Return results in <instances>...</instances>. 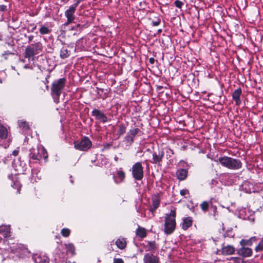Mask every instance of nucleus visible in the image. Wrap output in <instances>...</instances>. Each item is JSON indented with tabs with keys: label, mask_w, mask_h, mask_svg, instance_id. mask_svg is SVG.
<instances>
[{
	"label": "nucleus",
	"mask_w": 263,
	"mask_h": 263,
	"mask_svg": "<svg viewBox=\"0 0 263 263\" xmlns=\"http://www.w3.org/2000/svg\"><path fill=\"white\" fill-rule=\"evenodd\" d=\"M215 161L219 162L222 166L230 170H238L242 167V163L240 160L228 156L220 157Z\"/></svg>",
	"instance_id": "1"
},
{
	"label": "nucleus",
	"mask_w": 263,
	"mask_h": 263,
	"mask_svg": "<svg viewBox=\"0 0 263 263\" xmlns=\"http://www.w3.org/2000/svg\"><path fill=\"white\" fill-rule=\"evenodd\" d=\"M176 210L172 209L169 214H166L165 217L164 232L166 234H172L176 228Z\"/></svg>",
	"instance_id": "2"
},
{
	"label": "nucleus",
	"mask_w": 263,
	"mask_h": 263,
	"mask_svg": "<svg viewBox=\"0 0 263 263\" xmlns=\"http://www.w3.org/2000/svg\"><path fill=\"white\" fill-rule=\"evenodd\" d=\"M66 82V79L64 78L53 81L51 85V95L54 99H59L65 87Z\"/></svg>",
	"instance_id": "3"
},
{
	"label": "nucleus",
	"mask_w": 263,
	"mask_h": 263,
	"mask_svg": "<svg viewBox=\"0 0 263 263\" xmlns=\"http://www.w3.org/2000/svg\"><path fill=\"white\" fill-rule=\"evenodd\" d=\"M42 50L43 45L41 42H38L34 44H32L26 48L24 57L26 58L30 59L34 55L40 53Z\"/></svg>",
	"instance_id": "4"
},
{
	"label": "nucleus",
	"mask_w": 263,
	"mask_h": 263,
	"mask_svg": "<svg viewBox=\"0 0 263 263\" xmlns=\"http://www.w3.org/2000/svg\"><path fill=\"white\" fill-rule=\"evenodd\" d=\"M73 144L76 149L81 151H87L92 146L91 141L87 137H83L81 140L74 141Z\"/></svg>",
	"instance_id": "5"
},
{
	"label": "nucleus",
	"mask_w": 263,
	"mask_h": 263,
	"mask_svg": "<svg viewBox=\"0 0 263 263\" xmlns=\"http://www.w3.org/2000/svg\"><path fill=\"white\" fill-rule=\"evenodd\" d=\"M132 176L136 180H141L144 176L143 167L142 163H135L132 167Z\"/></svg>",
	"instance_id": "6"
},
{
	"label": "nucleus",
	"mask_w": 263,
	"mask_h": 263,
	"mask_svg": "<svg viewBox=\"0 0 263 263\" xmlns=\"http://www.w3.org/2000/svg\"><path fill=\"white\" fill-rule=\"evenodd\" d=\"M140 132V129L139 128H134L130 129L127 132V135L124 138V142L126 143V145H131L134 141L135 137Z\"/></svg>",
	"instance_id": "7"
},
{
	"label": "nucleus",
	"mask_w": 263,
	"mask_h": 263,
	"mask_svg": "<svg viewBox=\"0 0 263 263\" xmlns=\"http://www.w3.org/2000/svg\"><path fill=\"white\" fill-rule=\"evenodd\" d=\"M12 253L16 254L20 257H24L30 254V251L23 245L19 244L16 246V248L11 250Z\"/></svg>",
	"instance_id": "8"
},
{
	"label": "nucleus",
	"mask_w": 263,
	"mask_h": 263,
	"mask_svg": "<svg viewBox=\"0 0 263 263\" xmlns=\"http://www.w3.org/2000/svg\"><path fill=\"white\" fill-rule=\"evenodd\" d=\"M164 155V152L162 149H158V151H154L153 153V159L151 161L153 164H159L162 161Z\"/></svg>",
	"instance_id": "9"
},
{
	"label": "nucleus",
	"mask_w": 263,
	"mask_h": 263,
	"mask_svg": "<svg viewBox=\"0 0 263 263\" xmlns=\"http://www.w3.org/2000/svg\"><path fill=\"white\" fill-rule=\"evenodd\" d=\"M32 259L35 263H48L49 258L42 253H36L32 256Z\"/></svg>",
	"instance_id": "10"
},
{
	"label": "nucleus",
	"mask_w": 263,
	"mask_h": 263,
	"mask_svg": "<svg viewBox=\"0 0 263 263\" xmlns=\"http://www.w3.org/2000/svg\"><path fill=\"white\" fill-rule=\"evenodd\" d=\"M237 254L243 257H249L252 255L253 251L250 248L241 247L237 250Z\"/></svg>",
	"instance_id": "11"
},
{
	"label": "nucleus",
	"mask_w": 263,
	"mask_h": 263,
	"mask_svg": "<svg viewBox=\"0 0 263 263\" xmlns=\"http://www.w3.org/2000/svg\"><path fill=\"white\" fill-rule=\"evenodd\" d=\"M92 116L95 117L96 119L101 120L103 123L107 122V118L105 114L101 110L95 109L92 111Z\"/></svg>",
	"instance_id": "12"
},
{
	"label": "nucleus",
	"mask_w": 263,
	"mask_h": 263,
	"mask_svg": "<svg viewBox=\"0 0 263 263\" xmlns=\"http://www.w3.org/2000/svg\"><path fill=\"white\" fill-rule=\"evenodd\" d=\"M218 251L223 255H231L234 254L235 248L231 245H223L221 250Z\"/></svg>",
	"instance_id": "13"
},
{
	"label": "nucleus",
	"mask_w": 263,
	"mask_h": 263,
	"mask_svg": "<svg viewBox=\"0 0 263 263\" xmlns=\"http://www.w3.org/2000/svg\"><path fill=\"white\" fill-rule=\"evenodd\" d=\"M10 236V228L9 226L0 227V239L3 238H6Z\"/></svg>",
	"instance_id": "14"
},
{
	"label": "nucleus",
	"mask_w": 263,
	"mask_h": 263,
	"mask_svg": "<svg viewBox=\"0 0 263 263\" xmlns=\"http://www.w3.org/2000/svg\"><path fill=\"white\" fill-rule=\"evenodd\" d=\"M76 7L72 5L69 7V8L65 11V16L68 20H74L75 18L74 13L76 11Z\"/></svg>",
	"instance_id": "15"
},
{
	"label": "nucleus",
	"mask_w": 263,
	"mask_h": 263,
	"mask_svg": "<svg viewBox=\"0 0 263 263\" xmlns=\"http://www.w3.org/2000/svg\"><path fill=\"white\" fill-rule=\"evenodd\" d=\"M160 199L158 196L155 195L152 198V205L149 209V211L153 214L154 212L159 206Z\"/></svg>",
	"instance_id": "16"
},
{
	"label": "nucleus",
	"mask_w": 263,
	"mask_h": 263,
	"mask_svg": "<svg viewBox=\"0 0 263 263\" xmlns=\"http://www.w3.org/2000/svg\"><path fill=\"white\" fill-rule=\"evenodd\" d=\"M241 89L239 87L237 89L235 90L232 94L233 99L235 101V104L237 105H239L241 103V101L240 99V97L241 95Z\"/></svg>",
	"instance_id": "17"
},
{
	"label": "nucleus",
	"mask_w": 263,
	"mask_h": 263,
	"mask_svg": "<svg viewBox=\"0 0 263 263\" xmlns=\"http://www.w3.org/2000/svg\"><path fill=\"white\" fill-rule=\"evenodd\" d=\"M257 238L255 236H253L248 239H242L239 243L241 247L251 246L253 242H256Z\"/></svg>",
	"instance_id": "18"
},
{
	"label": "nucleus",
	"mask_w": 263,
	"mask_h": 263,
	"mask_svg": "<svg viewBox=\"0 0 263 263\" xmlns=\"http://www.w3.org/2000/svg\"><path fill=\"white\" fill-rule=\"evenodd\" d=\"M145 263H158V258L152 254L147 253L144 257Z\"/></svg>",
	"instance_id": "19"
},
{
	"label": "nucleus",
	"mask_w": 263,
	"mask_h": 263,
	"mask_svg": "<svg viewBox=\"0 0 263 263\" xmlns=\"http://www.w3.org/2000/svg\"><path fill=\"white\" fill-rule=\"evenodd\" d=\"M193 223V219L191 217H187L183 219L182 228L184 230H186L189 229Z\"/></svg>",
	"instance_id": "20"
},
{
	"label": "nucleus",
	"mask_w": 263,
	"mask_h": 263,
	"mask_svg": "<svg viewBox=\"0 0 263 263\" xmlns=\"http://www.w3.org/2000/svg\"><path fill=\"white\" fill-rule=\"evenodd\" d=\"M177 178L180 180H184L187 176V171L186 169L181 168L176 172Z\"/></svg>",
	"instance_id": "21"
},
{
	"label": "nucleus",
	"mask_w": 263,
	"mask_h": 263,
	"mask_svg": "<svg viewBox=\"0 0 263 263\" xmlns=\"http://www.w3.org/2000/svg\"><path fill=\"white\" fill-rule=\"evenodd\" d=\"M29 156L33 160H39L42 158V155L40 152H39L38 149H37L36 151L35 149H33L30 152Z\"/></svg>",
	"instance_id": "22"
},
{
	"label": "nucleus",
	"mask_w": 263,
	"mask_h": 263,
	"mask_svg": "<svg viewBox=\"0 0 263 263\" xmlns=\"http://www.w3.org/2000/svg\"><path fill=\"white\" fill-rule=\"evenodd\" d=\"M116 245L120 249H124L126 246V241L123 238H119L116 241Z\"/></svg>",
	"instance_id": "23"
},
{
	"label": "nucleus",
	"mask_w": 263,
	"mask_h": 263,
	"mask_svg": "<svg viewBox=\"0 0 263 263\" xmlns=\"http://www.w3.org/2000/svg\"><path fill=\"white\" fill-rule=\"evenodd\" d=\"M136 235L140 238H143L146 236V231L145 229L139 227L136 231Z\"/></svg>",
	"instance_id": "24"
},
{
	"label": "nucleus",
	"mask_w": 263,
	"mask_h": 263,
	"mask_svg": "<svg viewBox=\"0 0 263 263\" xmlns=\"http://www.w3.org/2000/svg\"><path fill=\"white\" fill-rule=\"evenodd\" d=\"M8 136V131L7 128L0 123V138L1 139H6Z\"/></svg>",
	"instance_id": "25"
},
{
	"label": "nucleus",
	"mask_w": 263,
	"mask_h": 263,
	"mask_svg": "<svg viewBox=\"0 0 263 263\" xmlns=\"http://www.w3.org/2000/svg\"><path fill=\"white\" fill-rule=\"evenodd\" d=\"M18 125L19 127L23 130H27L29 128L28 123L23 120H18Z\"/></svg>",
	"instance_id": "26"
},
{
	"label": "nucleus",
	"mask_w": 263,
	"mask_h": 263,
	"mask_svg": "<svg viewBox=\"0 0 263 263\" xmlns=\"http://www.w3.org/2000/svg\"><path fill=\"white\" fill-rule=\"evenodd\" d=\"M70 55V51L66 48L63 47L60 51V58L64 59L68 58Z\"/></svg>",
	"instance_id": "27"
},
{
	"label": "nucleus",
	"mask_w": 263,
	"mask_h": 263,
	"mask_svg": "<svg viewBox=\"0 0 263 263\" xmlns=\"http://www.w3.org/2000/svg\"><path fill=\"white\" fill-rule=\"evenodd\" d=\"M65 246L67 252L70 253L71 255H74L75 254V247L73 244L71 243L65 244Z\"/></svg>",
	"instance_id": "28"
},
{
	"label": "nucleus",
	"mask_w": 263,
	"mask_h": 263,
	"mask_svg": "<svg viewBox=\"0 0 263 263\" xmlns=\"http://www.w3.org/2000/svg\"><path fill=\"white\" fill-rule=\"evenodd\" d=\"M157 248V246L155 241H147L146 245V251H154Z\"/></svg>",
	"instance_id": "29"
},
{
	"label": "nucleus",
	"mask_w": 263,
	"mask_h": 263,
	"mask_svg": "<svg viewBox=\"0 0 263 263\" xmlns=\"http://www.w3.org/2000/svg\"><path fill=\"white\" fill-rule=\"evenodd\" d=\"M39 31L41 34L45 35L48 34L51 32V29H49L48 27L42 25L41 28L39 29Z\"/></svg>",
	"instance_id": "30"
},
{
	"label": "nucleus",
	"mask_w": 263,
	"mask_h": 263,
	"mask_svg": "<svg viewBox=\"0 0 263 263\" xmlns=\"http://www.w3.org/2000/svg\"><path fill=\"white\" fill-rule=\"evenodd\" d=\"M117 177L121 182L124 180L125 174V173L120 168L117 173Z\"/></svg>",
	"instance_id": "31"
},
{
	"label": "nucleus",
	"mask_w": 263,
	"mask_h": 263,
	"mask_svg": "<svg viewBox=\"0 0 263 263\" xmlns=\"http://www.w3.org/2000/svg\"><path fill=\"white\" fill-rule=\"evenodd\" d=\"M126 132V127L123 124H121L119 126V128L118 130L117 134L120 136L123 135Z\"/></svg>",
	"instance_id": "32"
},
{
	"label": "nucleus",
	"mask_w": 263,
	"mask_h": 263,
	"mask_svg": "<svg viewBox=\"0 0 263 263\" xmlns=\"http://www.w3.org/2000/svg\"><path fill=\"white\" fill-rule=\"evenodd\" d=\"M200 206L203 212H206L209 209V202L203 201L200 204Z\"/></svg>",
	"instance_id": "33"
},
{
	"label": "nucleus",
	"mask_w": 263,
	"mask_h": 263,
	"mask_svg": "<svg viewBox=\"0 0 263 263\" xmlns=\"http://www.w3.org/2000/svg\"><path fill=\"white\" fill-rule=\"evenodd\" d=\"M37 149H38L39 152H40L42 154V158H47V152L44 147H42V146L38 147Z\"/></svg>",
	"instance_id": "34"
},
{
	"label": "nucleus",
	"mask_w": 263,
	"mask_h": 263,
	"mask_svg": "<svg viewBox=\"0 0 263 263\" xmlns=\"http://www.w3.org/2000/svg\"><path fill=\"white\" fill-rule=\"evenodd\" d=\"M255 250L257 252H261L263 251V239L258 243L255 248Z\"/></svg>",
	"instance_id": "35"
},
{
	"label": "nucleus",
	"mask_w": 263,
	"mask_h": 263,
	"mask_svg": "<svg viewBox=\"0 0 263 263\" xmlns=\"http://www.w3.org/2000/svg\"><path fill=\"white\" fill-rule=\"evenodd\" d=\"M234 233H233V232L232 231V230L231 229V230H228L223 235L224 237H229V238H232V237H234Z\"/></svg>",
	"instance_id": "36"
},
{
	"label": "nucleus",
	"mask_w": 263,
	"mask_h": 263,
	"mask_svg": "<svg viewBox=\"0 0 263 263\" xmlns=\"http://www.w3.org/2000/svg\"><path fill=\"white\" fill-rule=\"evenodd\" d=\"M70 233V231L68 229L64 228L61 230V234L64 237H68Z\"/></svg>",
	"instance_id": "37"
},
{
	"label": "nucleus",
	"mask_w": 263,
	"mask_h": 263,
	"mask_svg": "<svg viewBox=\"0 0 263 263\" xmlns=\"http://www.w3.org/2000/svg\"><path fill=\"white\" fill-rule=\"evenodd\" d=\"M174 4L175 6L179 8H181L182 6L183 5L182 2L179 0L175 1Z\"/></svg>",
	"instance_id": "38"
},
{
	"label": "nucleus",
	"mask_w": 263,
	"mask_h": 263,
	"mask_svg": "<svg viewBox=\"0 0 263 263\" xmlns=\"http://www.w3.org/2000/svg\"><path fill=\"white\" fill-rule=\"evenodd\" d=\"M180 194L181 196H185L186 194H189V192L186 189H183L180 191Z\"/></svg>",
	"instance_id": "39"
},
{
	"label": "nucleus",
	"mask_w": 263,
	"mask_h": 263,
	"mask_svg": "<svg viewBox=\"0 0 263 263\" xmlns=\"http://www.w3.org/2000/svg\"><path fill=\"white\" fill-rule=\"evenodd\" d=\"M7 10V7L5 5H0V11L5 12Z\"/></svg>",
	"instance_id": "40"
},
{
	"label": "nucleus",
	"mask_w": 263,
	"mask_h": 263,
	"mask_svg": "<svg viewBox=\"0 0 263 263\" xmlns=\"http://www.w3.org/2000/svg\"><path fill=\"white\" fill-rule=\"evenodd\" d=\"M114 263H124V261L121 258H114Z\"/></svg>",
	"instance_id": "41"
},
{
	"label": "nucleus",
	"mask_w": 263,
	"mask_h": 263,
	"mask_svg": "<svg viewBox=\"0 0 263 263\" xmlns=\"http://www.w3.org/2000/svg\"><path fill=\"white\" fill-rule=\"evenodd\" d=\"M160 24V20L159 19H158L156 21H153L152 22V25L154 26H157Z\"/></svg>",
	"instance_id": "42"
},
{
	"label": "nucleus",
	"mask_w": 263,
	"mask_h": 263,
	"mask_svg": "<svg viewBox=\"0 0 263 263\" xmlns=\"http://www.w3.org/2000/svg\"><path fill=\"white\" fill-rule=\"evenodd\" d=\"M30 26H32L33 27L32 28V29L29 31L28 29V32H33L34 30L36 29V25H34V24H30Z\"/></svg>",
	"instance_id": "43"
},
{
	"label": "nucleus",
	"mask_w": 263,
	"mask_h": 263,
	"mask_svg": "<svg viewBox=\"0 0 263 263\" xmlns=\"http://www.w3.org/2000/svg\"><path fill=\"white\" fill-rule=\"evenodd\" d=\"M74 20H68V19H67V22L65 23L64 24V25L65 26H67L68 25H69L70 24L72 23L73 22Z\"/></svg>",
	"instance_id": "44"
},
{
	"label": "nucleus",
	"mask_w": 263,
	"mask_h": 263,
	"mask_svg": "<svg viewBox=\"0 0 263 263\" xmlns=\"http://www.w3.org/2000/svg\"><path fill=\"white\" fill-rule=\"evenodd\" d=\"M231 259H233L235 263H239L240 258L238 257H231Z\"/></svg>",
	"instance_id": "45"
},
{
	"label": "nucleus",
	"mask_w": 263,
	"mask_h": 263,
	"mask_svg": "<svg viewBox=\"0 0 263 263\" xmlns=\"http://www.w3.org/2000/svg\"><path fill=\"white\" fill-rule=\"evenodd\" d=\"M33 38H34V36L32 35H30L28 36V42L29 43L33 41Z\"/></svg>",
	"instance_id": "46"
},
{
	"label": "nucleus",
	"mask_w": 263,
	"mask_h": 263,
	"mask_svg": "<svg viewBox=\"0 0 263 263\" xmlns=\"http://www.w3.org/2000/svg\"><path fill=\"white\" fill-rule=\"evenodd\" d=\"M81 27V25L80 24H78L74 27H73L71 29L74 30V29H77L78 28H79L80 29Z\"/></svg>",
	"instance_id": "47"
},
{
	"label": "nucleus",
	"mask_w": 263,
	"mask_h": 263,
	"mask_svg": "<svg viewBox=\"0 0 263 263\" xmlns=\"http://www.w3.org/2000/svg\"><path fill=\"white\" fill-rule=\"evenodd\" d=\"M18 154V150L15 149L12 152V155L14 156H17Z\"/></svg>",
	"instance_id": "48"
},
{
	"label": "nucleus",
	"mask_w": 263,
	"mask_h": 263,
	"mask_svg": "<svg viewBox=\"0 0 263 263\" xmlns=\"http://www.w3.org/2000/svg\"><path fill=\"white\" fill-rule=\"evenodd\" d=\"M149 62L151 64H154L155 62V60L153 58H151L149 59Z\"/></svg>",
	"instance_id": "49"
},
{
	"label": "nucleus",
	"mask_w": 263,
	"mask_h": 263,
	"mask_svg": "<svg viewBox=\"0 0 263 263\" xmlns=\"http://www.w3.org/2000/svg\"><path fill=\"white\" fill-rule=\"evenodd\" d=\"M12 54V52L9 51H5L3 54V56H4V55H9V54Z\"/></svg>",
	"instance_id": "50"
},
{
	"label": "nucleus",
	"mask_w": 263,
	"mask_h": 263,
	"mask_svg": "<svg viewBox=\"0 0 263 263\" xmlns=\"http://www.w3.org/2000/svg\"><path fill=\"white\" fill-rule=\"evenodd\" d=\"M162 30L161 29H158V31H157V33H158V34H159V33H161V32H162Z\"/></svg>",
	"instance_id": "51"
},
{
	"label": "nucleus",
	"mask_w": 263,
	"mask_h": 263,
	"mask_svg": "<svg viewBox=\"0 0 263 263\" xmlns=\"http://www.w3.org/2000/svg\"><path fill=\"white\" fill-rule=\"evenodd\" d=\"M12 177V174L9 175H8V177L10 179H11V178Z\"/></svg>",
	"instance_id": "52"
},
{
	"label": "nucleus",
	"mask_w": 263,
	"mask_h": 263,
	"mask_svg": "<svg viewBox=\"0 0 263 263\" xmlns=\"http://www.w3.org/2000/svg\"><path fill=\"white\" fill-rule=\"evenodd\" d=\"M70 179H70V182H71L72 183H73V179H72V176H70Z\"/></svg>",
	"instance_id": "53"
},
{
	"label": "nucleus",
	"mask_w": 263,
	"mask_h": 263,
	"mask_svg": "<svg viewBox=\"0 0 263 263\" xmlns=\"http://www.w3.org/2000/svg\"><path fill=\"white\" fill-rule=\"evenodd\" d=\"M20 187L19 188L17 189V193H20Z\"/></svg>",
	"instance_id": "54"
},
{
	"label": "nucleus",
	"mask_w": 263,
	"mask_h": 263,
	"mask_svg": "<svg viewBox=\"0 0 263 263\" xmlns=\"http://www.w3.org/2000/svg\"><path fill=\"white\" fill-rule=\"evenodd\" d=\"M2 40V35L0 33V40Z\"/></svg>",
	"instance_id": "55"
},
{
	"label": "nucleus",
	"mask_w": 263,
	"mask_h": 263,
	"mask_svg": "<svg viewBox=\"0 0 263 263\" xmlns=\"http://www.w3.org/2000/svg\"><path fill=\"white\" fill-rule=\"evenodd\" d=\"M262 132L263 133V127H262Z\"/></svg>",
	"instance_id": "56"
},
{
	"label": "nucleus",
	"mask_w": 263,
	"mask_h": 263,
	"mask_svg": "<svg viewBox=\"0 0 263 263\" xmlns=\"http://www.w3.org/2000/svg\"><path fill=\"white\" fill-rule=\"evenodd\" d=\"M65 263H67V262H66Z\"/></svg>",
	"instance_id": "57"
}]
</instances>
